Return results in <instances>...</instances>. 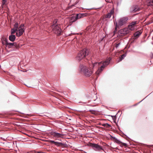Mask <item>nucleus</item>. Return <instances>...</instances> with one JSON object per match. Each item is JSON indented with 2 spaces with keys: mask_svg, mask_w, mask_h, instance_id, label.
I'll return each instance as SVG.
<instances>
[{
  "mask_svg": "<svg viewBox=\"0 0 153 153\" xmlns=\"http://www.w3.org/2000/svg\"><path fill=\"white\" fill-rule=\"evenodd\" d=\"M57 20L55 19L53 21V24L51 25V28L53 32L57 35H61L62 30L60 25L57 23Z\"/></svg>",
  "mask_w": 153,
  "mask_h": 153,
  "instance_id": "1",
  "label": "nucleus"
},
{
  "mask_svg": "<svg viewBox=\"0 0 153 153\" xmlns=\"http://www.w3.org/2000/svg\"><path fill=\"white\" fill-rule=\"evenodd\" d=\"M79 69L80 72L87 76H90L93 73L92 71L90 68L82 65H80Z\"/></svg>",
  "mask_w": 153,
  "mask_h": 153,
  "instance_id": "2",
  "label": "nucleus"
},
{
  "mask_svg": "<svg viewBox=\"0 0 153 153\" xmlns=\"http://www.w3.org/2000/svg\"><path fill=\"white\" fill-rule=\"evenodd\" d=\"M89 53V50L86 49H83L80 51L76 57V59L78 61H80L84 58L86 57Z\"/></svg>",
  "mask_w": 153,
  "mask_h": 153,
  "instance_id": "3",
  "label": "nucleus"
},
{
  "mask_svg": "<svg viewBox=\"0 0 153 153\" xmlns=\"http://www.w3.org/2000/svg\"><path fill=\"white\" fill-rule=\"evenodd\" d=\"M128 19L127 17H124L118 19L117 22H116V27H119L126 24Z\"/></svg>",
  "mask_w": 153,
  "mask_h": 153,
  "instance_id": "4",
  "label": "nucleus"
},
{
  "mask_svg": "<svg viewBox=\"0 0 153 153\" xmlns=\"http://www.w3.org/2000/svg\"><path fill=\"white\" fill-rule=\"evenodd\" d=\"M111 59V58L109 57L102 63V65L101 66L100 68H99L96 72V74L97 75L99 76L100 74L102 71L103 69L109 64Z\"/></svg>",
  "mask_w": 153,
  "mask_h": 153,
  "instance_id": "5",
  "label": "nucleus"
},
{
  "mask_svg": "<svg viewBox=\"0 0 153 153\" xmlns=\"http://www.w3.org/2000/svg\"><path fill=\"white\" fill-rule=\"evenodd\" d=\"M90 146L95 151H100L101 150H103L102 147L98 145V144L91 143Z\"/></svg>",
  "mask_w": 153,
  "mask_h": 153,
  "instance_id": "6",
  "label": "nucleus"
},
{
  "mask_svg": "<svg viewBox=\"0 0 153 153\" xmlns=\"http://www.w3.org/2000/svg\"><path fill=\"white\" fill-rule=\"evenodd\" d=\"M140 8L137 5L134 6L131 8V12H135L140 10Z\"/></svg>",
  "mask_w": 153,
  "mask_h": 153,
  "instance_id": "7",
  "label": "nucleus"
},
{
  "mask_svg": "<svg viewBox=\"0 0 153 153\" xmlns=\"http://www.w3.org/2000/svg\"><path fill=\"white\" fill-rule=\"evenodd\" d=\"M51 134L55 137H62L63 136V134L54 132H51Z\"/></svg>",
  "mask_w": 153,
  "mask_h": 153,
  "instance_id": "8",
  "label": "nucleus"
},
{
  "mask_svg": "<svg viewBox=\"0 0 153 153\" xmlns=\"http://www.w3.org/2000/svg\"><path fill=\"white\" fill-rule=\"evenodd\" d=\"M5 45L6 47H7L9 48H11L13 46H14L16 48H17L18 47L17 44L16 43H11L8 42Z\"/></svg>",
  "mask_w": 153,
  "mask_h": 153,
  "instance_id": "9",
  "label": "nucleus"
},
{
  "mask_svg": "<svg viewBox=\"0 0 153 153\" xmlns=\"http://www.w3.org/2000/svg\"><path fill=\"white\" fill-rule=\"evenodd\" d=\"M49 142L51 143L54 144L55 145L57 146H63V144L61 142L55 141L52 140H50Z\"/></svg>",
  "mask_w": 153,
  "mask_h": 153,
  "instance_id": "10",
  "label": "nucleus"
},
{
  "mask_svg": "<svg viewBox=\"0 0 153 153\" xmlns=\"http://www.w3.org/2000/svg\"><path fill=\"white\" fill-rule=\"evenodd\" d=\"M24 32L25 30L24 29L18 28L17 32L16 33V35L17 36H19L22 35Z\"/></svg>",
  "mask_w": 153,
  "mask_h": 153,
  "instance_id": "11",
  "label": "nucleus"
},
{
  "mask_svg": "<svg viewBox=\"0 0 153 153\" xmlns=\"http://www.w3.org/2000/svg\"><path fill=\"white\" fill-rule=\"evenodd\" d=\"M142 32L141 30L137 31L134 33V36L136 37H138L141 34Z\"/></svg>",
  "mask_w": 153,
  "mask_h": 153,
  "instance_id": "12",
  "label": "nucleus"
},
{
  "mask_svg": "<svg viewBox=\"0 0 153 153\" xmlns=\"http://www.w3.org/2000/svg\"><path fill=\"white\" fill-rule=\"evenodd\" d=\"M114 11L112 10H111L109 13L107 14L105 16V18L109 19L112 16V14L113 13Z\"/></svg>",
  "mask_w": 153,
  "mask_h": 153,
  "instance_id": "13",
  "label": "nucleus"
},
{
  "mask_svg": "<svg viewBox=\"0 0 153 153\" xmlns=\"http://www.w3.org/2000/svg\"><path fill=\"white\" fill-rule=\"evenodd\" d=\"M146 3L148 6H153V0H146Z\"/></svg>",
  "mask_w": 153,
  "mask_h": 153,
  "instance_id": "14",
  "label": "nucleus"
},
{
  "mask_svg": "<svg viewBox=\"0 0 153 153\" xmlns=\"http://www.w3.org/2000/svg\"><path fill=\"white\" fill-rule=\"evenodd\" d=\"M16 39V36L15 35H11L9 36V40L11 42H14Z\"/></svg>",
  "mask_w": 153,
  "mask_h": 153,
  "instance_id": "15",
  "label": "nucleus"
},
{
  "mask_svg": "<svg viewBox=\"0 0 153 153\" xmlns=\"http://www.w3.org/2000/svg\"><path fill=\"white\" fill-rule=\"evenodd\" d=\"M85 16L86 14L85 13H79L77 14L76 16L78 19L81 18Z\"/></svg>",
  "mask_w": 153,
  "mask_h": 153,
  "instance_id": "16",
  "label": "nucleus"
},
{
  "mask_svg": "<svg viewBox=\"0 0 153 153\" xmlns=\"http://www.w3.org/2000/svg\"><path fill=\"white\" fill-rule=\"evenodd\" d=\"M102 63V62H96L93 64L92 65V66H93V68L95 67L97 68L99 66V65Z\"/></svg>",
  "mask_w": 153,
  "mask_h": 153,
  "instance_id": "17",
  "label": "nucleus"
},
{
  "mask_svg": "<svg viewBox=\"0 0 153 153\" xmlns=\"http://www.w3.org/2000/svg\"><path fill=\"white\" fill-rule=\"evenodd\" d=\"M126 53L122 55L119 59L118 62H119L121 61L122 59H123L124 57L126 56Z\"/></svg>",
  "mask_w": 153,
  "mask_h": 153,
  "instance_id": "18",
  "label": "nucleus"
},
{
  "mask_svg": "<svg viewBox=\"0 0 153 153\" xmlns=\"http://www.w3.org/2000/svg\"><path fill=\"white\" fill-rule=\"evenodd\" d=\"M77 19L76 16H73L71 18V22H75Z\"/></svg>",
  "mask_w": 153,
  "mask_h": 153,
  "instance_id": "19",
  "label": "nucleus"
},
{
  "mask_svg": "<svg viewBox=\"0 0 153 153\" xmlns=\"http://www.w3.org/2000/svg\"><path fill=\"white\" fill-rule=\"evenodd\" d=\"M18 30L14 28H12L11 29V33L12 35H13Z\"/></svg>",
  "mask_w": 153,
  "mask_h": 153,
  "instance_id": "20",
  "label": "nucleus"
},
{
  "mask_svg": "<svg viewBox=\"0 0 153 153\" xmlns=\"http://www.w3.org/2000/svg\"><path fill=\"white\" fill-rule=\"evenodd\" d=\"M19 25L17 22H16L14 25V29L18 30V29Z\"/></svg>",
  "mask_w": 153,
  "mask_h": 153,
  "instance_id": "21",
  "label": "nucleus"
},
{
  "mask_svg": "<svg viewBox=\"0 0 153 153\" xmlns=\"http://www.w3.org/2000/svg\"><path fill=\"white\" fill-rule=\"evenodd\" d=\"M134 27L132 26H131V25H129L128 26V29L131 30H133L134 29Z\"/></svg>",
  "mask_w": 153,
  "mask_h": 153,
  "instance_id": "22",
  "label": "nucleus"
},
{
  "mask_svg": "<svg viewBox=\"0 0 153 153\" xmlns=\"http://www.w3.org/2000/svg\"><path fill=\"white\" fill-rule=\"evenodd\" d=\"M2 40H3L4 42L5 43V45H6L7 43H8V40L6 38H3L2 39Z\"/></svg>",
  "mask_w": 153,
  "mask_h": 153,
  "instance_id": "23",
  "label": "nucleus"
},
{
  "mask_svg": "<svg viewBox=\"0 0 153 153\" xmlns=\"http://www.w3.org/2000/svg\"><path fill=\"white\" fill-rule=\"evenodd\" d=\"M136 22H137L136 21L132 22L131 23L130 25H131V26H134L135 27V25L137 23Z\"/></svg>",
  "mask_w": 153,
  "mask_h": 153,
  "instance_id": "24",
  "label": "nucleus"
},
{
  "mask_svg": "<svg viewBox=\"0 0 153 153\" xmlns=\"http://www.w3.org/2000/svg\"><path fill=\"white\" fill-rule=\"evenodd\" d=\"M24 24H22L20 25L19 27V29H24Z\"/></svg>",
  "mask_w": 153,
  "mask_h": 153,
  "instance_id": "25",
  "label": "nucleus"
},
{
  "mask_svg": "<svg viewBox=\"0 0 153 153\" xmlns=\"http://www.w3.org/2000/svg\"><path fill=\"white\" fill-rule=\"evenodd\" d=\"M120 45V43H119L118 44H117L116 45L115 47L116 48H117L119 46V45Z\"/></svg>",
  "mask_w": 153,
  "mask_h": 153,
  "instance_id": "26",
  "label": "nucleus"
},
{
  "mask_svg": "<svg viewBox=\"0 0 153 153\" xmlns=\"http://www.w3.org/2000/svg\"><path fill=\"white\" fill-rule=\"evenodd\" d=\"M106 125H107V126H106V127L107 128H109V127L111 126L109 124H108L107 123H106Z\"/></svg>",
  "mask_w": 153,
  "mask_h": 153,
  "instance_id": "27",
  "label": "nucleus"
},
{
  "mask_svg": "<svg viewBox=\"0 0 153 153\" xmlns=\"http://www.w3.org/2000/svg\"><path fill=\"white\" fill-rule=\"evenodd\" d=\"M102 125V126H103L104 127H106V126H107L106 123L103 124Z\"/></svg>",
  "mask_w": 153,
  "mask_h": 153,
  "instance_id": "28",
  "label": "nucleus"
},
{
  "mask_svg": "<svg viewBox=\"0 0 153 153\" xmlns=\"http://www.w3.org/2000/svg\"><path fill=\"white\" fill-rule=\"evenodd\" d=\"M123 145L124 146H127V145L126 143H123Z\"/></svg>",
  "mask_w": 153,
  "mask_h": 153,
  "instance_id": "29",
  "label": "nucleus"
},
{
  "mask_svg": "<svg viewBox=\"0 0 153 153\" xmlns=\"http://www.w3.org/2000/svg\"><path fill=\"white\" fill-rule=\"evenodd\" d=\"M79 2V1H78V0L76 1L74 4V5L76 4Z\"/></svg>",
  "mask_w": 153,
  "mask_h": 153,
  "instance_id": "30",
  "label": "nucleus"
},
{
  "mask_svg": "<svg viewBox=\"0 0 153 153\" xmlns=\"http://www.w3.org/2000/svg\"><path fill=\"white\" fill-rule=\"evenodd\" d=\"M2 43L3 45H5V43L2 40Z\"/></svg>",
  "mask_w": 153,
  "mask_h": 153,
  "instance_id": "31",
  "label": "nucleus"
},
{
  "mask_svg": "<svg viewBox=\"0 0 153 153\" xmlns=\"http://www.w3.org/2000/svg\"><path fill=\"white\" fill-rule=\"evenodd\" d=\"M151 54H152V55H151V57L152 58H153V53H151Z\"/></svg>",
  "mask_w": 153,
  "mask_h": 153,
  "instance_id": "32",
  "label": "nucleus"
},
{
  "mask_svg": "<svg viewBox=\"0 0 153 153\" xmlns=\"http://www.w3.org/2000/svg\"><path fill=\"white\" fill-rule=\"evenodd\" d=\"M27 87H31L30 86H29V85H26Z\"/></svg>",
  "mask_w": 153,
  "mask_h": 153,
  "instance_id": "33",
  "label": "nucleus"
},
{
  "mask_svg": "<svg viewBox=\"0 0 153 153\" xmlns=\"http://www.w3.org/2000/svg\"><path fill=\"white\" fill-rule=\"evenodd\" d=\"M27 87H31L30 86H29V85H26Z\"/></svg>",
  "mask_w": 153,
  "mask_h": 153,
  "instance_id": "34",
  "label": "nucleus"
},
{
  "mask_svg": "<svg viewBox=\"0 0 153 153\" xmlns=\"http://www.w3.org/2000/svg\"><path fill=\"white\" fill-rule=\"evenodd\" d=\"M142 101V100H141V101H140V102L138 103H138H140V102H141Z\"/></svg>",
  "mask_w": 153,
  "mask_h": 153,
  "instance_id": "35",
  "label": "nucleus"
},
{
  "mask_svg": "<svg viewBox=\"0 0 153 153\" xmlns=\"http://www.w3.org/2000/svg\"><path fill=\"white\" fill-rule=\"evenodd\" d=\"M3 1H5V0H2Z\"/></svg>",
  "mask_w": 153,
  "mask_h": 153,
  "instance_id": "36",
  "label": "nucleus"
},
{
  "mask_svg": "<svg viewBox=\"0 0 153 153\" xmlns=\"http://www.w3.org/2000/svg\"><path fill=\"white\" fill-rule=\"evenodd\" d=\"M95 100H96V99H94V101H95Z\"/></svg>",
  "mask_w": 153,
  "mask_h": 153,
  "instance_id": "37",
  "label": "nucleus"
},
{
  "mask_svg": "<svg viewBox=\"0 0 153 153\" xmlns=\"http://www.w3.org/2000/svg\"><path fill=\"white\" fill-rule=\"evenodd\" d=\"M111 117H114V116H111Z\"/></svg>",
  "mask_w": 153,
  "mask_h": 153,
  "instance_id": "38",
  "label": "nucleus"
},
{
  "mask_svg": "<svg viewBox=\"0 0 153 153\" xmlns=\"http://www.w3.org/2000/svg\"><path fill=\"white\" fill-rule=\"evenodd\" d=\"M96 99H97V96H96Z\"/></svg>",
  "mask_w": 153,
  "mask_h": 153,
  "instance_id": "39",
  "label": "nucleus"
}]
</instances>
